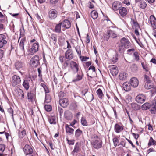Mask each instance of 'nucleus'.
I'll return each instance as SVG.
<instances>
[{
    "instance_id": "nucleus-1",
    "label": "nucleus",
    "mask_w": 156,
    "mask_h": 156,
    "mask_svg": "<svg viewBox=\"0 0 156 156\" xmlns=\"http://www.w3.org/2000/svg\"><path fill=\"white\" fill-rule=\"evenodd\" d=\"M131 45V43L129 40L123 37L121 39L120 43L118 46V51L120 53L123 52L125 48H129Z\"/></svg>"
},
{
    "instance_id": "nucleus-2",
    "label": "nucleus",
    "mask_w": 156,
    "mask_h": 156,
    "mask_svg": "<svg viewBox=\"0 0 156 156\" xmlns=\"http://www.w3.org/2000/svg\"><path fill=\"white\" fill-rule=\"evenodd\" d=\"M92 141L91 145L95 149L101 148L102 146V141L98 136L94 135L91 137Z\"/></svg>"
},
{
    "instance_id": "nucleus-3",
    "label": "nucleus",
    "mask_w": 156,
    "mask_h": 156,
    "mask_svg": "<svg viewBox=\"0 0 156 156\" xmlns=\"http://www.w3.org/2000/svg\"><path fill=\"white\" fill-rule=\"evenodd\" d=\"M11 82L13 87L17 86L21 83V78L19 76L17 75H13L12 77Z\"/></svg>"
},
{
    "instance_id": "nucleus-4",
    "label": "nucleus",
    "mask_w": 156,
    "mask_h": 156,
    "mask_svg": "<svg viewBox=\"0 0 156 156\" xmlns=\"http://www.w3.org/2000/svg\"><path fill=\"white\" fill-rule=\"evenodd\" d=\"M39 47V43L37 42L34 43L31 48L29 50V54L32 55L38 51Z\"/></svg>"
},
{
    "instance_id": "nucleus-5",
    "label": "nucleus",
    "mask_w": 156,
    "mask_h": 156,
    "mask_svg": "<svg viewBox=\"0 0 156 156\" xmlns=\"http://www.w3.org/2000/svg\"><path fill=\"white\" fill-rule=\"evenodd\" d=\"M30 64L34 67H36L39 64V57L37 55L33 57L30 61Z\"/></svg>"
},
{
    "instance_id": "nucleus-6",
    "label": "nucleus",
    "mask_w": 156,
    "mask_h": 156,
    "mask_svg": "<svg viewBox=\"0 0 156 156\" xmlns=\"http://www.w3.org/2000/svg\"><path fill=\"white\" fill-rule=\"evenodd\" d=\"M57 15V11L56 10L54 9L50 10L48 14V18L51 20H53L56 18Z\"/></svg>"
},
{
    "instance_id": "nucleus-7",
    "label": "nucleus",
    "mask_w": 156,
    "mask_h": 156,
    "mask_svg": "<svg viewBox=\"0 0 156 156\" xmlns=\"http://www.w3.org/2000/svg\"><path fill=\"white\" fill-rule=\"evenodd\" d=\"M87 75L91 78L94 77L96 76L95 68L94 66H90L89 67Z\"/></svg>"
},
{
    "instance_id": "nucleus-8",
    "label": "nucleus",
    "mask_w": 156,
    "mask_h": 156,
    "mask_svg": "<svg viewBox=\"0 0 156 156\" xmlns=\"http://www.w3.org/2000/svg\"><path fill=\"white\" fill-rule=\"evenodd\" d=\"M32 81L30 77H27L24 80L22 85L26 90H28L30 87L29 83Z\"/></svg>"
},
{
    "instance_id": "nucleus-9",
    "label": "nucleus",
    "mask_w": 156,
    "mask_h": 156,
    "mask_svg": "<svg viewBox=\"0 0 156 156\" xmlns=\"http://www.w3.org/2000/svg\"><path fill=\"white\" fill-rule=\"evenodd\" d=\"M23 151L26 155H27L32 154L33 152V149L29 145H26L23 148Z\"/></svg>"
},
{
    "instance_id": "nucleus-10",
    "label": "nucleus",
    "mask_w": 156,
    "mask_h": 156,
    "mask_svg": "<svg viewBox=\"0 0 156 156\" xmlns=\"http://www.w3.org/2000/svg\"><path fill=\"white\" fill-rule=\"evenodd\" d=\"M26 41L25 39L23 38L21 39L19 44V46L20 49V55H23L24 53V43Z\"/></svg>"
},
{
    "instance_id": "nucleus-11",
    "label": "nucleus",
    "mask_w": 156,
    "mask_h": 156,
    "mask_svg": "<svg viewBox=\"0 0 156 156\" xmlns=\"http://www.w3.org/2000/svg\"><path fill=\"white\" fill-rule=\"evenodd\" d=\"M65 57L69 60H71L73 58V54L72 49H67L65 53Z\"/></svg>"
},
{
    "instance_id": "nucleus-12",
    "label": "nucleus",
    "mask_w": 156,
    "mask_h": 156,
    "mask_svg": "<svg viewBox=\"0 0 156 156\" xmlns=\"http://www.w3.org/2000/svg\"><path fill=\"white\" fill-rule=\"evenodd\" d=\"M139 83V82L137 78L135 77L132 78L130 80V83L131 86L133 87H137Z\"/></svg>"
},
{
    "instance_id": "nucleus-13",
    "label": "nucleus",
    "mask_w": 156,
    "mask_h": 156,
    "mask_svg": "<svg viewBox=\"0 0 156 156\" xmlns=\"http://www.w3.org/2000/svg\"><path fill=\"white\" fill-rule=\"evenodd\" d=\"M135 2L138 3V7L142 9H144L147 5L146 2L143 0H135Z\"/></svg>"
},
{
    "instance_id": "nucleus-14",
    "label": "nucleus",
    "mask_w": 156,
    "mask_h": 156,
    "mask_svg": "<svg viewBox=\"0 0 156 156\" xmlns=\"http://www.w3.org/2000/svg\"><path fill=\"white\" fill-rule=\"evenodd\" d=\"M59 103L60 105L63 108H66L69 104L68 101L66 98H60Z\"/></svg>"
},
{
    "instance_id": "nucleus-15",
    "label": "nucleus",
    "mask_w": 156,
    "mask_h": 156,
    "mask_svg": "<svg viewBox=\"0 0 156 156\" xmlns=\"http://www.w3.org/2000/svg\"><path fill=\"white\" fill-rule=\"evenodd\" d=\"M71 68L75 72H78L79 70V65L75 62L72 61L70 63Z\"/></svg>"
},
{
    "instance_id": "nucleus-16",
    "label": "nucleus",
    "mask_w": 156,
    "mask_h": 156,
    "mask_svg": "<svg viewBox=\"0 0 156 156\" xmlns=\"http://www.w3.org/2000/svg\"><path fill=\"white\" fill-rule=\"evenodd\" d=\"M123 126L118 123L116 124L114 126V130L117 133H121L123 129Z\"/></svg>"
},
{
    "instance_id": "nucleus-17",
    "label": "nucleus",
    "mask_w": 156,
    "mask_h": 156,
    "mask_svg": "<svg viewBox=\"0 0 156 156\" xmlns=\"http://www.w3.org/2000/svg\"><path fill=\"white\" fill-rule=\"evenodd\" d=\"M16 95L19 98L23 99L24 98V94L22 89L17 88L16 90Z\"/></svg>"
},
{
    "instance_id": "nucleus-18",
    "label": "nucleus",
    "mask_w": 156,
    "mask_h": 156,
    "mask_svg": "<svg viewBox=\"0 0 156 156\" xmlns=\"http://www.w3.org/2000/svg\"><path fill=\"white\" fill-rule=\"evenodd\" d=\"M145 97L144 95L140 94L136 97V101L138 103H143L145 101Z\"/></svg>"
},
{
    "instance_id": "nucleus-19",
    "label": "nucleus",
    "mask_w": 156,
    "mask_h": 156,
    "mask_svg": "<svg viewBox=\"0 0 156 156\" xmlns=\"http://www.w3.org/2000/svg\"><path fill=\"white\" fill-rule=\"evenodd\" d=\"M150 21L152 27L156 29V19L153 15H151L150 17Z\"/></svg>"
},
{
    "instance_id": "nucleus-20",
    "label": "nucleus",
    "mask_w": 156,
    "mask_h": 156,
    "mask_svg": "<svg viewBox=\"0 0 156 156\" xmlns=\"http://www.w3.org/2000/svg\"><path fill=\"white\" fill-rule=\"evenodd\" d=\"M15 66L17 70H21L23 69L24 66V64L21 61H18L16 62L15 64Z\"/></svg>"
},
{
    "instance_id": "nucleus-21",
    "label": "nucleus",
    "mask_w": 156,
    "mask_h": 156,
    "mask_svg": "<svg viewBox=\"0 0 156 156\" xmlns=\"http://www.w3.org/2000/svg\"><path fill=\"white\" fill-rule=\"evenodd\" d=\"M121 5L120 2L118 1L114 2L112 5V9L114 10H117L121 7Z\"/></svg>"
},
{
    "instance_id": "nucleus-22",
    "label": "nucleus",
    "mask_w": 156,
    "mask_h": 156,
    "mask_svg": "<svg viewBox=\"0 0 156 156\" xmlns=\"http://www.w3.org/2000/svg\"><path fill=\"white\" fill-rule=\"evenodd\" d=\"M110 71L111 74L113 76L116 75L118 73L117 68L114 65L111 67L110 69Z\"/></svg>"
},
{
    "instance_id": "nucleus-23",
    "label": "nucleus",
    "mask_w": 156,
    "mask_h": 156,
    "mask_svg": "<svg viewBox=\"0 0 156 156\" xmlns=\"http://www.w3.org/2000/svg\"><path fill=\"white\" fill-rule=\"evenodd\" d=\"M35 96V94L33 90L27 93V98L29 101H33L34 99Z\"/></svg>"
},
{
    "instance_id": "nucleus-24",
    "label": "nucleus",
    "mask_w": 156,
    "mask_h": 156,
    "mask_svg": "<svg viewBox=\"0 0 156 156\" xmlns=\"http://www.w3.org/2000/svg\"><path fill=\"white\" fill-rule=\"evenodd\" d=\"M123 87L126 91H128L130 90L131 86L130 83L128 82H126L123 84Z\"/></svg>"
},
{
    "instance_id": "nucleus-25",
    "label": "nucleus",
    "mask_w": 156,
    "mask_h": 156,
    "mask_svg": "<svg viewBox=\"0 0 156 156\" xmlns=\"http://www.w3.org/2000/svg\"><path fill=\"white\" fill-rule=\"evenodd\" d=\"M119 13L121 16L124 17L127 15V11L125 8L121 7L119 9Z\"/></svg>"
},
{
    "instance_id": "nucleus-26",
    "label": "nucleus",
    "mask_w": 156,
    "mask_h": 156,
    "mask_svg": "<svg viewBox=\"0 0 156 156\" xmlns=\"http://www.w3.org/2000/svg\"><path fill=\"white\" fill-rule=\"evenodd\" d=\"M62 27L66 29H68L70 27L71 23L70 21L68 20H65L62 22Z\"/></svg>"
},
{
    "instance_id": "nucleus-27",
    "label": "nucleus",
    "mask_w": 156,
    "mask_h": 156,
    "mask_svg": "<svg viewBox=\"0 0 156 156\" xmlns=\"http://www.w3.org/2000/svg\"><path fill=\"white\" fill-rule=\"evenodd\" d=\"M64 117L67 120H71L73 117L72 114L69 111H66L64 113Z\"/></svg>"
},
{
    "instance_id": "nucleus-28",
    "label": "nucleus",
    "mask_w": 156,
    "mask_h": 156,
    "mask_svg": "<svg viewBox=\"0 0 156 156\" xmlns=\"http://www.w3.org/2000/svg\"><path fill=\"white\" fill-rule=\"evenodd\" d=\"M150 111L152 114L156 113V101H153L151 105Z\"/></svg>"
},
{
    "instance_id": "nucleus-29",
    "label": "nucleus",
    "mask_w": 156,
    "mask_h": 156,
    "mask_svg": "<svg viewBox=\"0 0 156 156\" xmlns=\"http://www.w3.org/2000/svg\"><path fill=\"white\" fill-rule=\"evenodd\" d=\"M66 131V133L69 135H72L73 134L74 129L69 127V126L66 124L65 126Z\"/></svg>"
},
{
    "instance_id": "nucleus-30",
    "label": "nucleus",
    "mask_w": 156,
    "mask_h": 156,
    "mask_svg": "<svg viewBox=\"0 0 156 156\" xmlns=\"http://www.w3.org/2000/svg\"><path fill=\"white\" fill-rule=\"evenodd\" d=\"M83 73L82 71L80 72L79 74H77L76 78L73 80V81L75 82L81 80L83 77Z\"/></svg>"
},
{
    "instance_id": "nucleus-31",
    "label": "nucleus",
    "mask_w": 156,
    "mask_h": 156,
    "mask_svg": "<svg viewBox=\"0 0 156 156\" xmlns=\"http://www.w3.org/2000/svg\"><path fill=\"white\" fill-rule=\"evenodd\" d=\"M127 76V74L125 72L120 73L119 75V78L122 80H125Z\"/></svg>"
},
{
    "instance_id": "nucleus-32",
    "label": "nucleus",
    "mask_w": 156,
    "mask_h": 156,
    "mask_svg": "<svg viewBox=\"0 0 156 156\" xmlns=\"http://www.w3.org/2000/svg\"><path fill=\"white\" fill-rule=\"evenodd\" d=\"M57 36L55 34H52L51 35L50 40L52 41L54 45H55L57 41Z\"/></svg>"
},
{
    "instance_id": "nucleus-33",
    "label": "nucleus",
    "mask_w": 156,
    "mask_h": 156,
    "mask_svg": "<svg viewBox=\"0 0 156 156\" xmlns=\"http://www.w3.org/2000/svg\"><path fill=\"white\" fill-rule=\"evenodd\" d=\"M108 34L110 35V37L113 38H115L117 35V34L115 31L111 30L108 31Z\"/></svg>"
},
{
    "instance_id": "nucleus-34",
    "label": "nucleus",
    "mask_w": 156,
    "mask_h": 156,
    "mask_svg": "<svg viewBox=\"0 0 156 156\" xmlns=\"http://www.w3.org/2000/svg\"><path fill=\"white\" fill-rule=\"evenodd\" d=\"M62 26V22L59 23L58 24H57L55 29V32L58 33H60L61 31V27Z\"/></svg>"
},
{
    "instance_id": "nucleus-35",
    "label": "nucleus",
    "mask_w": 156,
    "mask_h": 156,
    "mask_svg": "<svg viewBox=\"0 0 156 156\" xmlns=\"http://www.w3.org/2000/svg\"><path fill=\"white\" fill-rule=\"evenodd\" d=\"M91 15L92 18L94 20H95L98 18V14L96 11L93 10L91 12Z\"/></svg>"
},
{
    "instance_id": "nucleus-36",
    "label": "nucleus",
    "mask_w": 156,
    "mask_h": 156,
    "mask_svg": "<svg viewBox=\"0 0 156 156\" xmlns=\"http://www.w3.org/2000/svg\"><path fill=\"white\" fill-rule=\"evenodd\" d=\"M70 109L72 110H75L77 109V105L75 102L72 103L70 105Z\"/></svg>"
},
{
    "instance_id": "nucleus-37",
    "label": "nucleus",
    "mask_w": 156,
    "mask_h": 156,
    "mask_svg": "<svg viewBox=\"0 0 156 156\" xmlns=\"http://www.w3.org/2000/svg\"><path fill=\"white\" fill-rule=\"evenodd\" d=\"M150 107V104L148 103H146L142 105V108L143 110H146L149 109Z\"/></svg>"
},
{
    "instance_id": "nucleus-38",
    "label": "nucleus",
    "mask_w": 156,
    "mask_h": 156,
    "mask_svg": "<svg viewBox=\"0 0 156 156\" xmlns=\"http://www.w3.org/2000/svg\"><path fill=\"white\" fill-rule=\"evenodd\" d=\"M152 85H151L149 84L145 85V87L146 89H149L152 88L151 90V91H153V92L154 93L156 92V89L154 87H152Z\"/></svg>"
},
{
    "instance_id": "nucleus-39",
    "label": "nucleus",
    "mask_w": 156,
    "mask_h": 156,
    "mask_svg": "<svg viewBox=\"0 0 156 156\" xmlns=\"http://www.w3.org/2000/svg\"><path fill=\"white\" fill-rule=\"evenodd\" d=\"M156 144V141L154 140L153 138L151 137L149 140V142L148 143L149 146L151 145H155Z\"/></svg>"
},
{
    "instance_id": "nucleus-40",
    "label": "nucleus",
    "mask_w": 156,
    "mask_h": 156,
    "mask_svg": "<svg viewBox=\"0 0 156 156\" xmlns=\"http://www.w3.org/2000/svg\"><path fill=\"white\" fill-rule=\"evenodd\" d=\"M45 97L44 102L49 103L51 101V98L50 95L47 94H45Z\"/></svg>"
},
{
    "instance_id": "nucleus-41",
    "label": "nucleus",
    "mask_w": 156,
    "mask_h": 156,
    "mask_svg": "<svg viewBox=\"0 0 156 156\" xmlns=\"http://www.w3.org/2000/svg\"><path fill=\"white\" fill-rule=\"evenodd\" d=\"M79 151V147L77 145V144H76L75 145L73 151L72 152V154L74 155L75 153H77Z\"/></svg>"
},
{
    "instance_id": "nucleus-42",
    "label": "nucleus",
    "mask_w": 156,
    "mask_h": 156,
    "mask_svg": "<svg viewBox=\"0 0 156 156\" xmlns=\"http://www.w3.org/2000/svg\"><path fill=\"white\" fill-rule=\"evenodd\" d=\"M41 86H42L44 89L45 94H47L49 92V90L44 83H42L41 84Z\"/></svg>"
},
{
    "instance_id": "nucleus-43",
    "label": "nucleus",
    "mask_w": 156,
    "mask_h": 156,
    "mask_svg": "<svg viewBox=\"0 0 156 156\" xmlns=\"http://www.w3.org/2000/svg\"><path fill=\"white\" fill-rule=\"evenodd\" d=\"M82 131L80 129H77L75 131V136L76 137H78L80 136L82 134Z\"/></svg>"
},
{
    "instance_id": "nucleus-44",
    "label": "nucleus",
    "mask_w": 156,
    "mask_h": 156,
    "mask_svg": "<svg viewBox=\"0 0 156 156\" xmlns=\"http://www.w3.org/2000/svg\"><path fill=\"white\" fill-rule=\"evenodd\" d=\"M48 120L51 124H55V119L54 117H49Z\"/></svg>"
},
{
    "instance_id": "nucleus-45",
    "label": "nucleus",
    "mask_w": 156,
    "mask_h": 156,
    "mask_svg": "<svg viewBox=\"0 0 156 156\" xmlns=\"http://www.w3.org/2000/svg\"><path fill=\"white\" fill-rule=\"evenodd\" d=\"M141 64L143 69L144 70H145L146 71H149V68L147 65L146 63L142 62Z\"/></svg>"
},
{
    "instance_id": "nucleus-46",
    "label": "nucleus",
    "mask_w": 156,
    "mask_h": 156,
    "mask_svg": "<svg viewBox=\"0 0 156 156\" xmlns=\"http://www.w3.org/2000/svg\"><path fill=\"white\" fill-rule=\"evenodd\" d=\"M118 54L116 53L115 55H114L113 56L112 58V61L113 62V63H114L118 61Z\"/></svg>"
},
{
    "instance_id": "nucleus-47",
    "label": "nucleus",
    "mask_w": 156,
    "mask_h": 156,
    "mask_svg": "<svg viewBox=\"0 0 156 156\" xmlns=\"http://www.w3.org/2000/svg\"><path fill=\"white\" fill-rule=\"evenodd\" d=\"M81 124L83 126H87V122L84 117H82L81 120Z\"/></svg>"
},
{
    "instance_id": "nucleus-48",
    "label": "nucleus",
    "mask_w": 156,
    "mask_h": 156,
    "mask_svg": "<svg viewBox=\"0 0 156 156\" xmlns=\"http://www.w3.org/2000/svg\"><path fill=\"white\" fill-rule=\"evenodd\" d=\"M44 108L45 110L48 112H50L51 110L52 107L49 105H44Z\"/></svg>"
},
{
    "instance_id": "nucleus-49",
    "label": "nucleus",
    "mask_w": 156,
    "mask_h": 156,
    "mask_svg": "<svg viewBox=\"0 0 156 156\" xmlns=\"http://www.w3.org/2000/svg\"><path fill=\"white\" fill-rule=\"evenodd\" d=\"M112 140L114 143V146L115 147L117 146L119 142V140L117 137H114L113 139Z\"/></svg>"
},
{
    "instance_id": "nucleus-50",
    "label": "nucleus",
    "mask_w": 156,
    "mask_h": 156,
    "mask_svg": "<svg viewBox=\"0 0 156 156\" xmlns=\"http://www.w3.org/2000/svg\"><path fill=\"white\" fill-rule=\"evenodd\" d=\"M97 93L100 98H102V96L103 95L101 90L100 88L97 90Z\"/></svg>"
},
{
    "instance_id": "nucleus-51",
    "label": "nucleus",
    "mask_w": 156,
    "mask_h": 156,
    "mask_svg": "<svg viewBox=\"0 0 156 156\" xmlns=\"http://www.w3.org/2000/svg\"><path fill=\"white\" fill-rule=\"evenodd\" d=\"M133 55L135 59L137 61H138L139 60L140 57L139 53L137 52H135L134 53Z\"/></svg>"
},
{
    "instance_id": "nucleus-52",
    "label": "nucleus",
    "mask_w": 156,
    "mask_h": 156,
    "mask_svg": "<svg viewBox=\"0 0 156 156\" xmlns=\"http://www.w3.org/2000/svg\"><path fill=\"white\" fill-rule=\"evenodd\" d=\"M131 70L133 72H136L138 70V67L135 64L133 65L131 67Z\"/></svg>"
},
{
    "instance_id": "nucleus-53",
    "label": "nucleus",
    "mask_w": 156,
    "mask_h": 156,
    "mask_svg": "<svg viewBox=\"0 0 156 156\" xmlns=\"http://www.w3.org/2000/svg\"><path fill=\"white\" fill-rule=\"evenodd\" d=\"M26 134V132L25 130H23L19 133V136L20 138H23Z\"/></svg>"
},
{
    "instance_id": "nucleus-54",
    "label": "nucleus",
    "mask_w": 156,
    "mask_h": 156,
    "mask_svg": "<svg viewBox=\"0 0 156 156\" xmlns=\"http://www.w3.org/2000/svg\"><path fill=\"white\" fill-rule=\"evenodd\" d=\"M7 41L6 40L3 41H0V48H2L3 47L5 46L7 43Z\"/></svg>"
},
{
    "instance_id": "nucleus-55",
    "label": "nucleus",
    "mask_w": 156,
    "mask_h": 156,
    "mask_svg": "<svg viewBox=\"0 0 156 156\" xmlns=\"http://www.w3.org/2000/svg\"><path fill=\"white\" fill-rule=\"evenodd\" d=\"M110 37V35L108 34V31L107 32L106 34H104V40L105 41H108L109 37Z\"/></svg>"
},
{
    "instance_id": "nucleus-56",
    "label": "nucleus",
    "mask_w": 156,
    "mask_h": 156,
    "mask_svg": "<svg viewBox=\"0 0 156 156\" xmlns=\"http://www.w3.org/2000/svg\"><path fill=\"white\" fill-rule=\"evenodd\" d=\"M131 106L132 108L135 110H137L139 109L138 105L136 104L132 103L131 104Z\"/></svg>"
},
{
    "instance_id": "nucleus-57",
    "label": "nucleus",
    "mask_w": 156,
    "mask_h": 156,
    "mask_svg": "<svg viewBox=\"0 0 156 156\" xmlns=\"http://www.w3.org/2000/svg\"><path fill=\"white\" fill-rule=\"evenodd\" d=\"M5 149V146L3 144H0V152H3Z\"/></svg>"
},
{
    "instance_id": "nucleus-58",
    "label": "nucleus",
    "mask_w": 156,
    "mask_h": 156,
    "mask_svg": "<svg viewBox=\"0 0 156 156\" xmlns=\"http://www.w3.org/2000/svg\"><path fill=\"white\" fill-rule=\"evenodd\" d=\"M6 36L5 35L3 34H0V41L6 40Z\"/></svg>"
},
{
    "instance_id": "nucleus-59",
    "label": "nucleus",
    "mask_w": 156,
    "mask_h": 156,
    "mask_svg": "<svg viewBox=\"0 0 156 156\" xmlns=\"http://www.w3.org/2000/svg\"><path fill=\"white\" fill-rule=\"evenodd\" d=\"M144 79L148 83L150 82V80L149 77L146 74L144 75Z\"/></svg>"
},
{
    "instance_id": "nucleus-60",
    "label": "nucleus",
    "mask_w": 156,
    "mask_h": 156,
    "mask_svg": "<svg viewBox=\"0 0 156 156\" xmlns=\"http://www.w3.org/2000/svg\"><path fill=\"white\" fill-rule=\"evenodd\" d=\"M66 140L67 141V143L69 145H73L74 144V140H69L67 138L66 139Z\"/></svg>"
},
{
    "instance_id": "nucleus-61",
    "label": "nucleus",
    "mask_w": 156,
    "mask_h": 156,
    "mask_svg": "<svg viewBox=\"0 0 156 156\" xmlns=\"http://www.w3.org/2000/svg\"><path fill=\"white\" fill-rule=\"evenodd\" d=\"M8 112L9 113H11L12 114V116L13 118V110L12 109L10 108H9L8 109Z\"/></svg>"
},
{
    "instance_id": "nucleus-62",
    "label": "nucleus",
    "mask_w": 156,
    "mask_h": 156,
    "mask_svg": "<svg viewBox=\"0 0 156 156\" xmlns=\"http://www.w3.org/2000/svg\"><path fill=\"white\" fill-rule=\"evenodd\" d=\"M81 60L82 61H86L87 59L89 58L86 56L84 57L83 56L81 57Z\"/></svg>"
},
{
    "instance_id": "nucleus-63",
    "label": "nucleus",
    "mask_w": 156,
    "mask_h": 156,
    "mask_svg": "<svg viewBox=\"0 0 156 156\" xmlns=\"http://www.w3.org/2000/svg\"><path fill=\"white\" fill-rule=\"evenodd\" d=\"M65 93L62 92H60L59 94V98H61L65 96Z\"/></svg>"
},
{
    "instance_id": "nucleus-64",
    "label": "nucleus",
    "mask_w": 156,
    "mask_h": 156,
    "mask_svg": "<svg viewBox=\"0 0 156 156\" xmlns=\"http://www.w3.org/2000/svg\"><path fill=\"white\" fill-rule=\"evenodd\" d=\"M77 122V121L76 120H74L72 121L70 124V126L73 127V126Z\"/></svg>"
}]
</instances>
